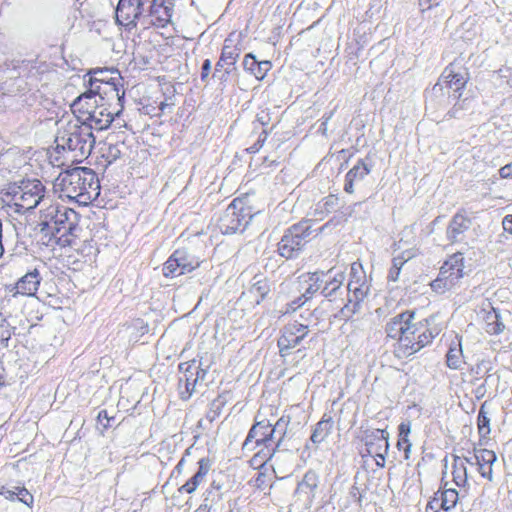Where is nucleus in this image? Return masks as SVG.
<instances>
[{
  "mask_svg": "<svg viewBox=\"0 0 512 512\" xmlns=\"http://www.w3.org/2000/svg\"><path fill=\"white\" fill-rule=\"evenodd\" d=\"M62 209L63 206L58 203H52L51 198L50 202L40 209L39 226L41 227L42 232L50 234L53 228L57 227L60 215L64 214Z\"/></svg>",
  "mask_w": 512,
  "mask_h": 512,
  "instance_id": "obj_21",
  "label": "nucleus"
},
{
  "mask_svg": "<svg viewBox=\"0 0 512 512\" xmlns=\"http://www.w3.org/2000/svg\"><path fill=\"white\" fill-rule=\"evenodd\" d=\"M255 213L253 207L244 199H234L217 220V227L222 234H233L245 230Z\"/></svg>",
  "mask_w": 512,
  "mask_h": 512,
  "instance_id": "obj_6",
  "label": "nucleus"
},
{
  "mask_svg": "<svg viewBox=\"0 0 512 512\" xmlns=\"http://www.w3.org/2000/svg\"><path fill=\"white\" fill-rule=\"evenodd\" d=\"M336 200H337V198L334 195H330L325 198V204L327 205L329 203H333Z\"/></svg>",
  "mask_w": 512,
  "mask_h": 512,
  "instance_id": "obj_56",
  "label": "nucleus"
},
{
  "mask_svg": "<svg viewBox=\"0 0 512 512\" xmlns=\"http://www.w3.org/2000/svg\"><path fill=\"white\" fill-rule=\"evenodd\" d=\"M419 1H420V5L424 7L423 8V11H424V10H429L433 7L438 6L441 0H419Z\"/></svg>",
  "mask_w": 512,
  "mask_h": 512,
  "instance_id": "obj_51",
  "label": "nucleus"
},
{
  "mask_svg": "<svg viewBox=\"0 0 512 512\" xmlns=\"http://www.w3.org/2000/svg\"><path fill=\"white\" fill-rule=\"evenodd\" d=\"M467 463H469L468 458L453 455L452 480L459 488H464L468 485Z\"/></svg>",
  "mask_w": 512,
  "mask_h": 512,
  "instance_id": "obj_28",
  "label": "nucleus"
},
{
  "mask_svg": "<svg viewBox=\"0 0 512 512\" xmlns=\"http://www.w3.org/2000/svg\"><path fill=\"white\" fill-rule=\"evenodd\" d=\"M323 279L322 293L329 297L342 286L345 276L342 271L331 268L324 273Z\"/></svg>",
  "mask_w": 512,
  "mask_h": 512,
  "instance_id": "obj_29",
  "label": "nucleus"
},
{
  "mask_svg": "<svg viewBox=\"0 0 512 512\" xmlns=\"http://www.w3.org/2000/svg\"><path fill=\"white\" fill-rule=\"evenodd\" d=\"M10 190L11 202L18 213L32 211L39 205L44 207L50 202L45 186L38 179L22 180L19 185L11 187Z\"/></svg>",
  "mask_w": 512,
  "mask_h": 512,
  "instance_id": "obj_5",
  "label": "nucleus"
},
{
  "mask_svg": "<svg viewBox=\"0 0 512 512\" xmlns=\"http://www.w3.org/2000/svg\"><path fill=\"white\" fill-rule=\"evenodd\" d=\"M198 464V471L179 488V492H186L188 494L193 493L197 489L198 485L203 481L210 469L209 462L207 459L202 458L198 461Z\"/></svg>",
  "mask_w": 512,
  "mask_h": 512,
  "instance_id": "obj_32",
  "label": "nucleus"
},
{
  "mask_svg": "<svg viewBox=\"0 0 512 512\" xmlns=\"http://www.w3.org/2000/svg\"><path fill=\"white\" fill-rule=\"evenodd\" d=\"M252 149H254V145L250 146V148H248L247 151H251Z\"/></svg>",
  "mask_w": 512,
  "mask_h": 512,
  "instance_id": "obj_59",
  "label": "nucleus"
},
{
  "mask_svg": "<svg viewBox=\"0 0 512 512\" xmlns=\"http://www.w3.org/2000/svg\"><path fill=\"white\" fill-rule=\"evenodd\" d=\"M179 370L183 375L179 378V388L184 387L185 391H181V398L186 400L189 399L193 392L196 390L197 377H195L194 370H192V361L181 363Z\"/></svg>",
  "mask_w": 512,
  "mask_h": 512,
  "instance_id": "obj_25",
  "label": "nucleus"
},
{
  "mask_svg": "<svg viewBox=\"0 0 512 512\" xmlns=\"http://www.w3.org/2000/svg\"><path fill=\"white\" fill-rule=\"evenodd\" d=\"M311 235V227L308 222H299L292 225L278 243L279 254L291 259L295 257L305 245L306 239Z\"/></svg>",
  "mask_w": 512,
  "mask_h": 512,
  "instance_id": "obj_11",
  "label": "nucleus"
},
{
  "mask_svg": "<svg viewBox=\"0 0 512 512\" xmlns=\"http://www.w3.org/2000/svg\"><path fill=\"white\" fill-rule=\"evenodd\" d=\"M184 462H185V459H184V458H182V459L178 462V464L176 465L175 470H176L178 473H180V472H181Z\"/></svg>",
  "mask_w": 512,
  "mask_h": 512,
  "instance_id": "obj_54",
  "label": "nucleus"
},
{
  "mask_svg": "<svg viewBox=\"0 0 512 512\" xmlns=\"http://www.w3.org/2000/svg\"><path fill=\"white\" fill-rule=\"evenodd\" d=\"M370 171L371 169L365 161L363 159H359L345 175L344 191L348 194L354 193V183L364 179Z\"/></svg>",
  "mask_w": 512,
  "mask_h": 512,
  "instance_id": "obj_27",
  "label": "nucleus"
},
{
  "mask_svg": "<svg viewBox=\"0 0 512 512\" xmlns=\"http://www.w3.org/2000/svg\"><path fill=\"white\" fill-rule=\"evenodd\" d=\"M477 430H478L480 441L488 439V436L491 432V428H490V418L488 416V411L486 409V402L481 404V406L479 408V412L477 415Z\"/></svg>",
  "mask_w": 512,
  "mask_h": 512,
  "instance_id": "obj_36",
  "label": "nucleus"
},
{
  "mask_svg": "<svg viewBox=\"0 0 512 512\" xmlns=\"http://www.w3.org/2000/svg\"><path fill=\"white\" fill-rule=\"evenodd\" d=\"M479 323L481 328L489 335H499L505 329V324L501 320L500 313L490 304L482 308L479 313Z\"/></svg>",
  "mask_w": 512,
  "mask_h": 512,
  "instance_id": "obj_19",
  "label": "nucleus"
},
{
  "mask_svg": "<svg viewBox=\"0 0 512 512\" xmlns=\"http://www.w3.org/2000/svg\"><path fill=\"white\" fill-rule=\"evenodd\" d=\"M309 299L304 298V294L302 293L301 296H299L297 299L291 301L287 305L286 312H295L297 309H299L301 306H303Z\"/></svg>",
  "mask_w": 512,
  "mask_h": 512,
  "instance_id": "obj_48",
  "label": "nucleus"
},
{
  "mask_svg": "<svg viewBox=\"0 0 512 512\" xmlns=\"http://www.w3.org/2000/svg\"><path fill=\"white\" fill-rule=\"evenodd\" d=\"M472 226V218L465 209H459L446 228V238L450 244L465 243L466 233Z\"/></svg>",
  "mask_w": 512,
  "mask_h": 512,
  "instance_id": "obj_17",
  "label": "nucleus"
},
{
  "mask_svg": "<svg viewBox=\"0 0 512 512\" xmlns=\"http://www.w3.org/2000/svg\"><path fill=\"white\" fill-rule=\"evenodd\" d=\"M100 101L98 94L91 93L90 89L87 88V90L79 95L71 104V110L73 114L76 115L75 120L85 122V117L90 116L93 106L98 105Z\"/></svg>",
  "mask_w": 512,
  "mask_h": 512,
  "instance_id": "obj_20",
  "label": "nucleus"
},
{
  "mask_svg": "<svg viewBox=\"0 0 512 512\" xmlns=\"http://www.w3.org/2000/svg\"><path fill=\"white\" fill-rule=\"evenodd\" d=\"M255 458H256V455H254V456H253V457L248 461V463H249L250 467H252L253 469H255V467L253 466V462H254V459H255Z\"/></svg>",
  "mask_w": 512,
  "mask_h": 512,
  "instance_id": "obj_57",
  "label": "nucleus"
},
{
  "mask_svg": "<svg viewBox=\"0 0 512 512\" xmlns=\"http://www.w3.org/2000/svg\"><path fill=\"white\" fill-rule=\"evenodd\" d=\"M243 67L245 71L249 72L251 75H254V69L256 67V56L253 53H248L245 55L243 60Z\"/></svg>",
  "mask_w": 512,
  "mask_h": 512,
  "instance_id": "obj_44",
  "label": "nucleus"
},
{
  "mask_svg": "<svg viewBox=\"0 0 512 512\" xmlns=\"http://www.w3.org/2000/svg\"><path fill=\"white\" fill-rule=\"evenodd\" d=\"M84 85L90 89L91 93L98 94L101 101L117 100L119 105L123 107L122 102L125 92L120 93L118 87L121 79L118 70L113 69H92L87 72L84 77Z\"/></svg>",
  "mask_w": 512,
  "mask_h": 512,
  "instance_id": "obj_4",
  "label": "nucleus"
},
{
  "mask_svg": "<svg viewBox=\"0 0 512 512\" xmlns=\"http://www.w3.org/2000/svg\"><path fill=\"white\" fill-rule=\"evenodd\" d=\"M192 370H194L195 377H197V385H201L205 380L207 371L201 368L200 364L195 360L192 361Z\"/></svg>",
  "mask_w": 512,
  "mask_h": 512,
  "instance_id": "obj_46",
  "label": "nucleus"
},
{
  "mask_svg": "<svg viewBox=\"0 0 512 512\" xmlns=\"http://www.w3.org/2000/svg\"><path fill=\"white\" fill-rule=\"evenodd\" d=\"M123 142L109 143L106 142L101 147V157L105 159L107 164H112L122 155Z\"/></svg>",
  "mask_w": 512,
  "mask_h": 512,
  "instance_id": "obj_37",
  "label": "nucleus"
},
{
  "mask_svg": "<svg viewBox=\"0 0 512 512\" xmlns=\"http://www.w3.org/2000/svg\"><path fill=\"white\" fill-rule=\"evenodd\" d=\"M474 457L481 477L492 482L494 478L493 465L497 460L496 453L486 448H474Z\"/></svg>",
  "mask_w": 512,
  "mask_h": 512,
  "instance_id": "obj_22",
  "label": "nucleus"
},
{
  "mask_svg": "<svg viewBox=\"0 0 512 512\" xmlns=\"http://www.w3.org/2000/svg\"><path fill=\"white\" fill-rule=\"evenodd\" d=\"M347 288L349 296L348 303L344 306L342 311L348 310L355 313L359 308V304L366 298L370 290L366 273L360 262H353L351 264Z\"/></svg>",
  "mask_w": 512,
  "mask_h": 512,
  "instance_id": "obj_9",
  "label": "nucleus"
},
{
  "mask_svg": "<svg viewBox=\"0 0 512 512\" xmlns=\"http://www.w3.org/2000/svg\"><path fill=\"white\" fill-rule=\"evenodd\" d=\"M501 179H512V161L499 169Z\"/></svg>",
  "mask_w": 512,
  "mask_h": 512,
  "instance_id": "obj_49",
  "label": "nucleus"
},
{
  "mask_svg": "<svg viewBox=\"0 0 512 512\" xmlns=\"http://www.w3.org/2000/svg\"><path fill=\"white\" fill-rule=\"evenodd\" d=\"M333 429V420L331 416L323 415L321 420L317 422L311 434L310 440L313 444H321L331 434Z\"/></svg>",
  "mask_w": 512,
  "mask_h": 512,
  "instance_id": "obj_31",
  "label": "nucleus"
},
{
  "mask_svg": "<svg viewBox=\"0 0 512 512\" xmlns=\"http://www.w3.org/2000/svg\"><path fill=\"white\" fill-rule=\"evenodd\" d=\"M226 405V397L223 395H219L215 398L209 405V409L206 413V419L212 423L216 420L222 413L224 406Z\"/></svg>",
  "mask_w": 512,
  "mask_h": 512,
  "instance_id": "obj_38",
  "label": "nucleus"
},
{
  "mask_svg": "<svg viewBox=\"0 0 512 512\" xmlns=\"http://www.w3.org/2000/svg\"><path fill=\"white\" fill-rule=\"evenodd\" d=\"M222 63H224L223 61H221V58L219 59V61L217 62L216 64V70H218L219 68H221L222 66Z\"/></svg>",
  "mask_w": 512,
  "mask_h": 512,
  "instance_id": "obj_58",
  "label": "nucleus"
},
{
  "mask_svg": "<svg viewBox=\"0 0 512 512\" xmlns=\"http://www.w3.org/2000/svg\"><path fill=\"white\" fill-rule=\"evenodd\" d=\"M112 101H100L98 105L93 106L92 112H90V116L85 117V125L90 128L92 132L93 129L101 131L107 129L111 123L118 118L121 114V110L117 112H112L109 109V106Z\"/></svg>",
  "mask_w": 512,
  "mask_h": 512,
  "instance_id": "obj_16",
  "label": "nucleus"
},
{
  "mask_svg": "<svg viewBox=\"0 0 512 512\" xmlns=\"http://www.w3.org/2000/svg\"><path fill=\"white\" fill-rule=\"evenodd\" d=\"M378 442L381 445V447L377 449H372L371 456L375 458L376 466L379 468H383L385 466V457L389 450V442L383 440H379Z\"/></svg>",
  "mask_w": 512,
  "mask_h": 512,
  "instance_id": "obj_40",
  "label": "nucleus"
},
{
  "mask_svg": "<svg viewBox=\"0 0 512 512\" xmlns=\"http://www.w3.org/2000/svg\"><path fill=\"white\" fill-rule=\"evenodd\" d=\"M55 143L56 153L62 154L64 160L81 163L87 159L95 145V137L90 128L79 120L61 119Z\"/></svg>",
  "mask_w": 512,
  "mask_h": 512,
  "instance_id": "obj_2",
  "label": "nucleus"
},
{
  "mask_svg": "<svg viewBox=\"0 0 512 512\" xmlns=\"http://www.w3.org/2000/svg\"><path fill=\"white\" fill-rule=\"evenodd\" d=\"M459 501V492L448 487V482L441 484L437 491L428 500L424 512H449Z\"/></svg>",
  "mask_w": 512,
  "mask_h": 512,
  "instance_id": "obj_15",
  "label": "nucleus"
},
{
  "mask_svg": "<svg viewBox=\"0 0 512 512\" xmlns=\"http://www.w3.org/2000/svg\"><path fill=\"white\" fill-rule=\"evenodd\" d=\"M63 215H60L56 228H53L50 235L57 240L60 246H72L79 236V214L72 208L63 206Z\"/></svg>",
  "mask_w": 512,
  "mask_h": 512,
  "instance_id": "obj_10",
  "label": "nucleus"
},
{
  "mask_svg": "<svg viewBox=\"0 0 512 512\" xmlns=\"http://www.w3.org/2000/svg\"><path fill=\"white\" fill-rule=\"evenodd\" d=\"M171 17L172 8L169 5H166L163 0H153L149 13L143 16L142 25L144 28L149 26L164 28L170 23Z\"/></svg>",
  "mask_w": 512,
  "mask_h": 512,
  "instance_id": "obj_18",
  "label": "nucleus"
},
{
  "mask_svg": "<svg viewBox=\"0 0 512 512\" xmlns=\"http://www.w3.org/2000/svg\"><path fill=\"white\" fill-rule=\"evenodd\" d=\"M0 495L10 500H13L14 497L17 496L18 500L26 504L27 506H31L34 500L32 494H30L26 488L19 486H1Z\"/></svg>",
  "mask_w": 512,
  "mask_h": 512,
  "instance_id": "obj_35",
  "label": "nucleus"
},
{
  "mask_svg": "<svg viewBox=\"0 0 512 512\" xmlns=\"http://www.w3.org/2000/svg\"><path fill=\"white\" fill-rule=\"evenodd\" d=\"M98 425L102 426V430H106L111 427V421H114L113 417L108 416V412L106 410H101L97 416Z\"/></svg>",
  "mask_w": 512,
  "mask_h": 512,
  "instance_id": "obj_45",
  "label": "nucleus"
},
{
  "mask_svg": "<svg viewBox=\"0 0 512 512\" xmlns=\"http://www.w3.org/2000/svg\"><path fill=\"white\" fill-rule=\"evenodd\" d=\"M11 335L10 329L5 326H0V349L8 347Z\"/></svg>",
  "mask_w": 512,
  "mask_h": 512,
  "instance_id": "obj_47",
  "label": "nucleus"
},
{
  "mask_svg": "<svg viewBox=\"0 0 512 512\" xmlns=\"http://www.w3.org/2000/svg\"><path fill=\"white\" fill-rule=\"evenodd\" d=\"M415 256L416 250L414 249L402 251L400 254L394 256L392 259V265L387 275L388 281L396 282L399 279V275L404 264Z\"/></svg>",
  "mask_w": 512,
  "mask_h": 512,
  "instance_id": "obj_30",
  "label": "nucleus"
},
{
  "mask_svg": "<svg viewBox=\"0 0 512 512\" xmlns=\"http://www.w3.org/2000/svg\"><path fill=\"white\" fill-rule=\"evenodd\" d=\"M271 67V63L269 61H258V70L265 69L268 70Z\"/></svg>",
  "mask_w": 512,
  "mask_h": 512,
  "instance_id": "obj_53",
  "label": "nucleus"
},
{
  "mask_svg": "<svg viewBox=\"0 0 512 512\" xmlns=\"http://www.w3.org/2000/svg\"><path fill=\"white\" fill-rule=\"evenodd\" d=\"M387 340L395 341L393 354L406 359L432 344L441 333L442 327L435 317L416 320L414 310H405L391 317L384 327Z\"/></svg>",
  "mask_w": 512,
  "mask_h": 512,
  "instance_id": "obj_1",
  "label": "nucleus"
},
{
  "mask_svg": "<svg viewBox=\"0 0 512 512\" xmlns=\"http://www.w3.org/2000/svg\"><path fill=\"white\" fill-rule=\"evenodd\" d=\"M4 73L9 79L4 83L5 87H2L4 93L16 94L30 90L31 87L36 86L39 80L38 68L30 61H23L12 69L7 68Z\"/></svg>",
  "mask_w": 512,
  "mask_h": 512,
  "instance_id": "obj_8",
  "label": "nucleus"
},
{
  "mask_svg": "<svg viewBox=\"0 0 512 512\" xmlns=\"http://www.w3.org/2000/svg\"><path fill=\"white\" fill-rule=\"evenodd\" d=\"M231 42V40L226 39L224 46L222 48L221 52V61L224 62V64L232 65L235 62L236 56L238 55L236 53V50L233 46L229 45L228 43Z\"/></svg>",
  "mask_w": 512,
  "mask_h": 512,
  "instance_id": "obj_41",
  "label": "nucleus"
},
{
  "mask_svg": "<svg viewBox=\"0 0 512 512\" xmlns=\"http://www.w3.org/2000/svg\"><path fill=\"white\" fill-rule=\"evenodd\" d=\"M210 70H211V61L209 59H206L203 64H202V68H201V80L202 81H206L208 76H209V73H210Z\"/></svg>",
  "mask_w": 512,
  "mask_h": 512,
  "instance_id": "obj_50",
  "label": "nucleus"
},
{
  "mask_svg": "<svg viewBox=\"0 0 512 512\" xmlns=\"http://www.w3.org/2000/svg\"><path fill=\"white\" fill-rule=\"evenodd\" d=\"M309 334L308 325L297 321L286 324L281 330L277 345L282 357L288 356Z\"/></svg>",
  "mask_w": 512,
  "mask_h": 512,
  "instance_id": "obj_13",
  "label": "nucleus"
},
{
  "mask_svg": "<svg viewBox=\"0 0 512 512\" xmlns=\"http://www.w3.org/2000/svg\"><path fill=\"white\" fill-rule=\"evenodd\" d=\"M264 430L261 434L262 437H258V446L260 444H266L272 439V435L274 433V428L270 425L264 424V421H258V435L260 434V430Z\"/></svg>",
  "mask_w": 512,
  "mask_h": 512,
  "instance_id": "obj_42",
  "label": "nucleus"
},
{
  "mask_svg": "<svg viewBox=\"0 0 512 512\" xmlns=\"http://www.w3.org/2000/svg\"><path fill=\"white\" fill-rule=\"evenodd\" d=\"M444 82L447 87L453 88L456 92H461L466 87L468 79L461 73L455 71L454 64L450 63L443 72Z\"/></svg>",
  "mask_w": 512,
  "mask_h": 512,
  "instance_id": "obj_33",
  "label": "nucleus"
},
{
  "mask_svg": "<svg viewBox=\"0 0 512 512\" xmlns=\"http://www.w3.org/2000/svg\"><path fill=\"white\" fill-rule=\"evenodd\" d=\"M464 363L462 337L454 333L449 337L448 350L446 353V365L452 370H458Z\"/></svg>",
  "mask_w": 512,
  "mask_h": 512,
  "instance_id": "obj_23",
  "label": "nucleus"
},
{
  "mask_svg": "<svg viewBox=\"0 0 512 512\" xmlns=\"http://www.w3.org/2000/svg\"><path fill=\"white\" fill-rule=\"evenodd\" d=\"M41 277L37 269L26 273L16 283V293L24 296L35 295L40 285Z\"/></svg>",
  "mask_w": 512,
  "mask_h": 512,
  "instance_id": "obj_26",
  "label": "nucleus"
},
{
  "mask_svg": "<svg viewBox=\"0 0 512 512\" xmlns=\"http://www.w3.org/2000/svg\"><path fill=\"white\" fill-rule=\"evenodd\" d=\"M199 266L200 261L198 258L185 249H177L164 263L162 271L165 277L173 278L189 273Z\"/></svg>",
  "mask_w": 512,
  "mask_h": 512,
  "instance_id": "obj_12",
  "label": "nucleus"
},
{
  "mask_svg": "<svg viewBox=\"0 0 512 512\" xmlns=\"http://www.w3.org/2000/svg\"><path fill=\"white\" fill-rule=\"evenodd\" d=\"M209 510L207 505H200L195 512H209Z\"/></svg>",
  "mask_w": 512,
  "mask_h": 512,
  "instance_id": "obj_55",
  "label": "nucleus"
},
{
  "mask_svg": "<svg viewBox=\"0 0 512 512\" xmlns=\"http://www.w3.org/2000/svg\"><path fill=\"white\" fill-rule=\"evenodd\" d=\"M502 224L504 230L512 235V215L505 216Z\"/></svg>",
  "mask_w": 512,
  "mask_h": 512,
  "instance_id": "obj_52",
  "label": "nucleus"
},
{
  "mask_svg": "<svg viewBox=\"0 0 512 512\" xmlns=\"http://www.w3.org/2000/svg\"><path fill=\"white\" fill-rule=\"evenodd\" d=\"M411 433V422L403 421L398 426L397 449L404 452V459L410 458L412 443L409 439Z\"/></svg>",
  "mask_w": 512,
  "mask_h": 512,
  "instance_id": "obj_34",
  "label": "nucleus"
},
{
  "mask_svg": "<svg viewBox=\"0 0 512 512\" xmlns=\"http://www.w3.org/2000/svg\"><path fill=\"white\" fill-rule=\"evenodd\" d=\"M143 0H119L116 9V23L131 30L137 22L142 24Z\"/></svg>",
  "mask_w": 512,
  "mask_h": 512,
  "instance_id": "obj_14",
  "label": "nucleus"
},
{
  "mask_svg": "<svg viewBox=\"0 0 512 512\" xmlns=\"http://www.w3.org/2000/svg\"><path fill=\"white\" fill-rule=\"evenodd\" d=\"M256 435V417L254 418V421H253V424L248 432V435L242 445V451L243 453L246 451V450H249V451H252L254 450L255 446L252 445V441L254 439Z\"/></svg>",
  "mask_w": 512,
  "mask_h": 512,
  "instance_id": "obj_43",
  "label": "nucleus"
},
{
  "mask_svg": "<svg viewBox=\"0 0 512 512\" xmlns=\"http://www.w3.org/2000/svg\"><path fill=\"white\" fill-rule=\"evenodd\" d=\"M379 440L388 441V434L385 432V430L378 429L368 436V440L366 441L368 455H371L372 449H377L381 447V445L378 442Z\"/></svg>",
  "mask_w": 512,
  "mask_h": 512,
  "instance_id": "obj_39",
  "label": "nucleus"
},
{
  "mask_svg": "<svg viewBox=\"0 0 512 512\" xmlns=\"http://www.w3.org/2000/svg\"><path fill=\"white\" fill-rule=\"evenodd\" d=\"M54 188L61 196L87 205L100 194V182L97 174L90 168L75 167L59 174Z\"/></svg>",
  "mask_w": 512,
  "mask_h": 512,
  "instance_id": "obj_3",
  "label": "nucleus"
},
{
  "mask_svg": "<svg viewBox=\"0 0 512 512\" xmlns=\"http://www.w3.org/2000/svg\"><path fill=\"white\" fill-rule=\"evenodd\" d=\"M464 276V257L461 252L450 255L440 268L436 279L430 283L431 289L442 294L452 289Z\"/></svg>",
  "mask_w": 512,
  "mask_h": 512,
  "instance_id": "obj_7",
  "label": "nucleus"
},
{
  "mask_svg": "<svg viewBox=\"0 0 512 512\" xmlns=\"http://www.w3.org/2000/svg\"><path fill=\"white\" fill-rule=\"evenodd\" d=\"M324 272L305 273L298 278V285L303 290L304 298L311 299L323 288Z\"/></svg>",
  "mask_w": 512,
  "mask_h": 512,
  "instance_id": "obj_24",
  "label": "nucleus"
}]
</instances>
